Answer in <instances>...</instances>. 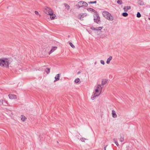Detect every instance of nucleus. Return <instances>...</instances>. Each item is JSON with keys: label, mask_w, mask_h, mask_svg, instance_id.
I'll return each instance as SVG.
<instances>
[{"label": "nucleus", "mask_w": 150, "mask_h": 150, "mask_svg": "<svg viewBox=\"0 0 150 150\" xmlns=\"http://www.w3.org/2000/svg\"><path fill=\"white\" fill-rule=\"evenodd\" d=\"M76 83H78L80 81V79L78 78L76 79L74 81Z\"/></svg>", "instance_id": "nucleus-29"}, {"label": "nucleus", "mask_w": 150, "mask_h": 150, "mask_svg": "<svg viewBox=\"0 0 150 150\" xmlns=\"http://www.w3.org/2000/svg\"><path fill=\"white\" fill-rule=\"evenodd\" d=\"M52 10L50 8L48 7L45 8L44 12L47 14L50 15L52 12H53Z\"/></svg>", "instance_id": "nucleus-4"}, {"label": "nucleus", "mask_w": 150, "mask_h": 150, "mask_svg": "<svg viewBox=\"0 0 150 150\" xmlns=\"http://www.w3.org/2000/svg\"><path fill=\"white\" fill-rule=\"evenodd\" d=\"M97 3V1H90L88 2V3L89 4H96Z\"/></svg>", "instance_id": "nucleus-28"}, {"label": "nucleus", "mask_w": 150, "mask_h": 150, "mask_svg": "<svg viewBox=\"0 0 150 150\" xmlns=\"http://www.w3.org/2000/svg\"><path fill=\"white\" fill-rule=\"evenodd\" d=\"M117 3L120 5H121L123 3V2L121 0H118L117 1Z\"/></svg>", "instance_id": "nucleus-20"}, {"label": "nucleus", "mask_w": 150, "mask_h": 150, "mask_svg": "<svg viewBox=\"0 0 150 150\" xmlns=\"http://www.w3.org/2000/svg\"><path fill=\"white\" fill-rule=\"evenodd\" d=\"M103 27H98L94 28L93 27H91V29L93 30L100 31L103 28Z\"/></svg>", "instance_id": "nucleus-6"}, {"label": "nucleus", "mask_w": 150, "mask_h": 150, "mask_svg": "<svg viewBox=\"0 0 150 150\" xmlns=\"http://www.w3.org/2000/svg\"><path fill=\"white\" fill-rule=\"evenodd\" d=\"M137 3L138 4L141 6L144 5V1L141 0H139L138 1Z\"/></svg>", "instance_id": "nucleus-17"}, {"label": "nucleus", "mask_w": 150, "mask_h": 150, "mask_svg": "<svg viewBox=\"0 0 150 150\" xmlns=\"http://www.w3.org/2000/svg\"><path fill=\"white\" fill-rule=\"evenodd\" d=\"M107 145H106V146H105V147H104V150H106V147H107Z\"/></svg>", "instance_id": "nucleus-35"}, {"label": "nucleus", "mask_w": 150, "mask_h": 150, "mask_svg": "<svg viewBox=\"0 0 150 150\" xmlns=\"http://www.w3.org/2000/svg\"><path fill=\"white\" fill-rule=\"evenodd\" d=\"M112 59V57L111 56H110L107 59V60L106 61V63L107 64H109L110 63V61Z\"/></svg>", "instance_id": "nucleus-18"}, {"label": "nucleus", "mask_w": 150, "mask_h": 150, "mask_svg": "<svg viewBox=\"0 0 150 150\" xmlns=\"http://www.w3.org/2000/svg\"><path fill=\"white\" fill-rule=\"evenodd\" d=\"M149 92H150V90L149 91Z\"/></svg>", "instance_id": "nucleus-40"}, {"label": "nucleus", "mask_w": 150, "mask_h": 150, "mask_svg": "<svg viewBox=\"0 0 150 150\" xmlns=\"http://www.w3.org/2000/svg\"><path fill=\"white\" fill-rule=\"evenodd\" d=\"M100 63L103 65H104L105 64V62L103 60H101L100 61Z\"/></svg>", "instance_id": "nucleus-32"}, {"label": "nucleus", "mask_w": 150, "mask_h": 150, "mask_svg": "<svg viewBox=\"0 0 150 150\" xmlns=\"http://www.w3.org/2000/svg\"><path fill=\"white\" fill-rule=\"evenodd\" d=\"M95 15L96 17H94V21L98 24H99L100 23V17L98 14H96Z\"/></svg>", "instance_id": "nucleus-5"}, {"label": "nucleus", "mask_w": 150, "mask_h": 150, "mask_svg": "<svg viewBox=\"0 0 150 150\" xmlns=\"http://www.w3.org/2000/svg\"><path fill=\"white\" fill-rule=\"evenodd\" d=\"M87 16V14L86 13H82L79 14L78 15L79 18L81 20V18H83Z\"/></svg>", "instance_id": "nucleus-7"}, {"label": "nucleus", "mask_w": 150, "mask_h": 150, "mask_svg": "<svg viewBox=\"0 0 150 150\" xmlns=\"http://www.w3.org/2000/svg\"><path fill=\"white\" fill-rule=\"evenodd\" d=\"M64 5L65 7H66L68 9H69L70 8V6L66 4H64Z\"/></svg>", "instance_id": "nucleus-24"}, {"label": "nucleus", "mask_w": 150, "mask_h": 150, "mask_svg": "<svg viewBox=\"0 0 150 150\" xmlns=\"http://www.w3.org/2000/svg\"><path fill=\"white\" fill-rule=\"evenodd\" d=\"M69 44L70 46L73 48H75V47L73 45V44L71 42H69Z\"/></svg>", "instance_id": "nucleus-27"}, {"label": "nucleus", "mask_w": 150, "mask_h": 150, "mask_svg": "<svg viewBox=\"0 0 150 150\" xmlns=\"http://www.w3.org/2000/svg\"><path fill=\"white\" fill-rule=\"evenodd\" d=\"M109 13L107 11H105L103 12L102 14L103 16L106 18L108 16L109 14Z\"/></svg>", "instance_id": "nucleus-12"}, {"label": "nucleus", "mask_w": 150, "mask_h": 150, "mask_svg": "<svg viewBox=\"0 0 150 150\" xmlns=\"http://www.w3.org/2000/svg\"><path fill=\"white\" fill-rule=\"evenodd\" d=\"M94 64H96V62Z\"/></svg>", "instance_id": "nucleus-37"}, {"label": "nucleus", "mask_w": 150, "mask_h": 150, "mask_svg": "<svg viewBox=\"0 0 150 150\" xmlns=\"http://www.w3.org/2000/svg\"><path fill=\"white\" fill-rule=\"evenodd\" d=\"M88 6V4L85 2L80 1L78 3V4L76 5L77 7L80 8L83 6L87 7Z\"/></svg>", "instance_id": "nucleus-3"}, {"label": "nucleus", "mask_w": 150, "mask_h": 150, "mask_svg": "<svg viewBox=\"0 0 150 150\" xmlns=\"http://www.w3.org/2000/svg\"><path fill=\"white\" fill-rule=\"evenodd\" d=\"M124 140V136L123 134H120V142H122Z\"/></svg>", "instance_id": "nucleus-19"}, {"label": "nucleus", "mask_w": 150, "mask_h": 150, "mask_svg": "<svg viewBox=\"0 0 150 150\" xmlns=\"http://www.w3.org/2000/svg\"><path fill=\"white\" fill-rule=\"evenodd\" d=\"M103 88V87L101 86V85L98 84V85L95 89V92L96 93H98L99 90H100V92L98 94H96V93H94V94L91 97V99L92 100H94L96 97L98 96L99 95L102 91Z\"/></svg>", "instance_id": "nucleus-1"}, {"label": "nucleus", "mask_w": 150, "mask_h": 150, "mask_svg": "<svg viewBox=\"0 0 150 150\" xmlns=\"http://www.w3.org/2000/svg\"><path fill=\"white\" fill-rule=\"evenodd\" d=\"M137 17L138 18H140L141 17V14L139 12H138L137 13Z\"/></svg>", "instance_id": "nucleus-26"}, {"label": "nucleus", "mask_w": 150, "mask_h": 150, "mask_svg": "<svg viewBox=\"0 0 150 150\" xmlns=\"http://www.w3.org/2000/svg\"><path fill=\"white\" fill-rule=\"evenodd\" d=\"M108 80L107 79H102L101 82V85H105L108 82Z\"/></svg>", "instance_id": "nucleus-11"}, {"label": "nucleus", "mask_w": 150, "mask_h": 150, "mask_svg": "<svg viewBox=\"0 0 150 150\" xmlns=\"http://www.w3.org/2000/svg\"><path fill=\"white\" fill-rule=\"evenodd\" d=\"M57 48V47H53L52 48V49L50 50V52L49 54H50L52 53L55 50H56Z\"/></svg>", "instance_id": "nucleus-13"}, {"label": "nucleus", "mask_w": 150, "mask_h": 150, "mask_svg": "<svg viewBox=\"0 0 150 150\" xmlns=\"http://www.w3.org/2000/svg\"><path fill=\"white\" fill-rule=\"evenodd\" d=\"M21 116L22 117L21 118V120L23 121H24L25 120V117L24 116H23L22 115H21Z\"/></svg>", "instance_id": "nucleus-25"}, {"label": "nucleus", "mask_w": 150, "mask_h": 150, "mask_svg": "<svg viewBox=\"0 0 150 150\" xmlns=\"http://www.w3.org/2000/svg\"><path fill=\"white\" fill-rule=\"evenodd\" d=\"M112 116L114 118H116L117 117V115L115 113V111L114 110H113L112 111Z\"/></svg>", "instance_id": "nucleus-16"}, {"label": "nucleus", "mask_w": 150, "mask_h": 150, "mask_svg": "<svg viewBox=\"0 0 150 150\" xmlns=\"http://www.w3.org/2000/svg\"><path fill=\"white\" fill-rule=\"evenodd\" d=\"M0 102L1 103V104H3V100L2 99H1L0 100Z\"/></svg>", "instance_id": "nucleus-33"}, {"label": "nucleus", "mask_w": 150, "mask_h": 150, "mask_svg": "<svg viewBox=\"0 0 150 150\" xmlns=\"http://www.w3.org/2000/svg\"><path fill=\"white\" fill-rule=\"evenodd\" d=\"M50 69L49 68H47L45 70V71L47 74H48L50 72Z\"/></svg>", "instance_id": "nucleus-23"}, {"label": "nucleus", "mask_w": 150, "mask_h": 150, "mask_svg": "<svg viewBox=\"0 0 150 150\" xmlns=\"http://www.w3.org/2000/svg\"><path fill=\"white\" fill-rule=\"evenodd\" d=\"M131 8L130 6H124L123 9L125 12H127L128 10Z\"/></svg>", "instance_id": "nucleus-14"}, {"label": "nucleus", "mask_w": 150, "mask_h": 150, "mask_svg": "<svg viewBox=\"0 0 150 150\" xmlns=\"http://www.w3.org/2000/svg\"><path fill=\"white\" fill-rule=\"evenodd\" d=\"M35 13L36 15H38L39 14V13L38 11H35Z\"/></svg>", "instance_id": "nucleus-34"}, {"label": "nucleus", "mask_w": 150, "mask_h": 150, "mask_svg": "<svg viewBox=\"0 0 150 150\" xmlns=\"http://www.w3.org/2000/svg\"><path fill=\"white\" fill-rule=\"evenodd\" d=\"M9 64V61L0 59V65L1 66L6 68H8Z\"/></svg>", "instance_id": "nucleus-2"}, {"label": "nucleus", "mask_w": 150, "mask_h": 150, "mask_svg": "<svg viewBox=\"0 0 150 150\" xmlns=\"http://www.w3.org/2000/svg\"><path fill=\"white\" fill-rule=\"evenodd\" d=\"M60 74H58L56 75L55 77V80L54 81V82H55L56 81H58L59 79V77H60Z\"/></svg>", "instance_id": "nucleus-15"}, {"label": "nucleus", "mask_w": 150, "mask_h": 150, "mask_svg": "<svg viewBox=\"0 0 150 150\" xmlns=\"http://www.w3.org/2000/svg\"><path fill=\"white\" fill-rule=\"evenodd\" d=\"M8 97L10 99H13L16 98V95L12 94H9L8 95Z\"/></svg>", "instance_id": "nucleus-10"}, {"label": "nucleus", "mask_w": 150, "mask_h": 150, "mask_svg": "<svg viewBox=\"0 0 150 150\" xmlns=\"http://www.w3.org/2000/svg\"><path fill=\"white\" fill-rule=\"evenodd\" d=\"M149 19L150 20V18H149Z\"/></svg>", "instance_id": "nucleus-39"}, {"label": "nucleus", "mask_w": 150, "mask_h": 150, "mask_svg": "<svg viewBox=\"0 0 150 150\" xmlns=\"http://www.w3.org/2000/svg\"><path fill=\"white\" fill-rule=\"evenodd\" d=\"M87 10L88 11H92L93 12H95L96 11L94 9L91 8H88Z\"/></svg>", "instance_id": "nucleus-21"}, {"label": "nucleus", "mask_w": 150, "mask_h": 150, "mask_svg": "<svg viewBox=\"0 0 150 150\" xmlns=\"http://www.w3.org/2000/svg\"><path fill=\"white\" fill-rule=\"evenodd\" d=\"M114 140L115 141V143L116 144V145H117V146H118L119 144H118V142H117V141H115V139H114Z\"/></svg>", "instance_id": "nucleus-30"}, {"label": "nucleus", "mask_w": 150, "mask_h": 150, "mask_svg": "<svg viewBox=\"0 0 150 150\" xmlns=\"http://www.w3.org/2000/svg\"><path fill=\"white\" fill-rule=\"evenodd\" d=\"M68 38H69L70 37V36H69V35H68Z\"/></svg>", "instance_id": "nucleus-38"}, {"label": "nucleus", "mask_w": 150, "mask_h": 150, "mask_svg": "<svg viewBox=\"0 0 150 150\" xmlns=\"http://www.w3.org/2000/svg\"><path fill=\"white\" fill-rule=\"evenodd\" d=\"M122 15L124 17H126L128 15V14L126 12H124L122 13Z\"/></svg>", "instance_id": "nucleus-22"}, {"label": "nucleus", "mask_w": 150, "mask_h": 150, "mask_svg": "<svg viewBox=\"0 0 150 150\" xmlns=\"http://www.w3.org/2000/svg\"><path fill=\"white\" fill-rule=\"evenodd\" d=\"M80 73V71L78 72V74H79V73Z\"/></svg>", "instance_id": "nucleus-36"}, {"label": "nucleus", "mask_w": 150, "mask_h": 150, "mask_svg": "<svg viewBox=\"0 0 150 150\" xmlns=\"http://www.w3.org/2000/svg\"><path fill=\"white\" fill-rule=\"evenodd\" d=\"M106 18L109 20L112 21L113 20V17L110 13H109Z\"/></svg>", "instance_id": "nucleus-8"}, {"label": "nucleus", "mask_w": 150, "mask_h": 150, "mask_svg": "<svg viewBox=\"0 0 150 150\" xmlns=\"http://www.w3.org/2000/svg\"><path fill=\"white\" fill-rule=\"evenodd\" d=\"M50 17L51 20L54 19L56 16L54 14L53 11V12H52L50 14Z\"/></svg>", "instance_id": "nucleus-9"}, {"label": "nucleus", "mask_w": 150, "mask_h": 150, "mask_svg": "<svg viewBox=\"0 0 150 150\" xmlns=\"http://www.w3.org/2000/svg\"><path fill=\"white\" fill-rule=\"evenodd\" d=\"M86 139L83 138H81V140L82 142H84L85 140H86Z\"/></svg>", "instance_id": "nucleus-31"}]
</instances>
